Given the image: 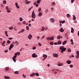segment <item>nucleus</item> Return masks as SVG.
Here are the masks:
<instances>
[{
    "label": "nucleus",
    "mask_w": 79,
    "mask_h": 79,
    "mask_svg": "<svg viewBox=\"0 0 79 79\" xmlns=\"http://www.w3.org/2000/svg\"><path fill=\"white\" fill-rule=\"evenodd\" d=\"M38 44L39 46H41L42 44H41V43H39Z\"/></svg>",
    "instance_id": "de8ad7c7"
},
{
    "label": "nucleus",
    "mask_w": 79,
    "mask_h": 79,
    "mask_svg": "<svg viewBox=\"0 0 79 79\" xmlns=\"http://www.w3.org/2000/svg\"><path fill=\"white\" fill-rule=\"evenodd\" d=\"M13 47H14V45L12 44H11L10 45V46L9 48L10 51L11 50V48H12Z\"/></svg>",
    "instance_id": "423d86ee"
},
{
    "label": "nucleus",
    "mask_w": 79,
    "mask_h": 79,
    "mask_svg": "<svg viewBox=\"0 0 79 79\" xmlns=\"http://www.w3.org/2000/svg\"><path fill=\"white\" fill-rule=\"evenodd\" d=\"M23 77H24V78H26V75H24V74H23Z\"/></svg>",
    "instance_id": "c03bdc74"
},
{
    "label": "nucleus",
    "mask_w": 79,
    "mask_h": 79,
    "mask_svg": "<svg viewBox=\"0 0 79 79\" xmlns=\"http://www.w3.org/2000/svg\"><path fill=\"white\" fill-rule=\"evenodd\" d=\"M47 39L48 40H53L54 38L53 37H48L47 38Z\"/></svg>",
    "instance_id": "7ed1b4c3"
},
{
    "label": "nucleus",
    "mask_w": 79,
    "mask_h": 79,
    "mask_svg": "<svg viewBox=\"0 0 79 79\" xmlns=\"http://www.w3.org/2000/svg\"><path fill=\"white\" fill-rule=\"evenodd\" d=\"M5 33L6 37H8V32L7 31H5Z\"/></svg>",
    "instance_id": "f8f14e48"
},
{
    "label": "nucleus",
    "mask_w": 79,
    "mask_h": 79,
    "mask_svg": "<svg viewBox=\"0 0 79 79\" xmlns=\"http://www.w3.org/2000/svg\"><path fill=\"white\" fill-rule=\"evenodd\" d=\"M6 71H8L9 70V68L8 67H6L5 68Z\"/></svg>",
    "instance_id": "393cba45"
},
{
    "label": "nucleus",
    "mask_w": 79,
    "mask_h": 79,
    "mask_svg": "<svg viewBox=\"0 0 79 79\" xmlns=\"http://www.w3.org/2000/svg\"><path fill=\"white\" fill-rule=\"evenodd\" d=\"M28 37L29 39L31 40V38L32 37V36L31 35V34H29Z\"/></svg>",
    "instance_id": "0eeeda50"
},
{
    "label": "nucleus",
    "mask_w": 79,
    "mask_h": 79,
    "mask_svg": "<svg viewBox=\"0 0 79 79\" xmlns=\"http://www.w3.org/2000/svg\"><path fill=\"white\" fill-rule=\"evenodd\" d=\"M40 2H41V0H38L37 1V3H38V4H39L40 3Z\"/></svg>",
    "instance_id": "aec40b11"
},
{
    "label": "nucleus",
    "mask_w": 79,
    "mask_h": 79,
    "mask_svg": "<svg viewBox=\"0 0 79 79\" xmlns=\"http://www.w3.org/2000/svg\"><path fill=\"white\" fill-rule=\"evenodd\" d=\"M60 49L61 50V53H63V52L65 51L66 49L65 48H64V46H62L60 48Z\"/></svg>",
    "instance_id": "f257e3e1"
},
{
    "label": "nucleus",
    "mask_w": 79,
    "mask_h": 79,
    "mask_svg": "<svg viewBox=\"0 0 79 79\" xmlns=\"http://www.w3.org/2000/svg\"><path fill=\"white\" fill-rule=\"evenodd\" d=\"M70 68H73V65L72 64H70Z\"/></svg>",
    "instance_id": "09e8293b"
},
{
    "label": "nucleus",
    "mask_w": 79,
    "mask_h": 79,
    "mask_svg": "<svg viewBox=\"0 0 79 79\" xmlns=\"http://www.w3.org/2000/svg\"><path fill=\"white\" fill-rule=\"evenodd\" d=\"M19 20L20 21H23V19L22 18H20Z\"/></svg>",
    "instance_id": "79ce46f5"
},
{
    "label": "nucleus",
    "mask_w": 79,
    "mask_h": 79,
    "mask_svg": "<svg viewBox=\"0 0 79 79\" xmlns=\"http://www.w3.org/2000/svg\"><path fill=\"white\" fill-rule=\"evenodd\" d=\"M45 13H47V12H48V10H45Z\"/></svg>",
    "instance_id": "4d7b16f0"
},
{
    "label": "nucleus",
    "mask_w": 79,
    "mask_h": 79,
    "mask_svg": "<svg viewBox=\"0 0 79 79\" xmlns=\"http://www.w3.org/2000/svg\"><path fill=\"white\" fill-rule=\"evenodd\" d=\"M35 6H36V7H37V6H39V4H36L35 5Z\"/></svg>",
    "instance_id": "13d9d810"
},
{
    "label": "nucleus",
    "mask_w": 79,
    "mask_h": 79,
    "mask_svg": "<svg viewBox=\"0 0 79 79\" xmlns=\"http://www.w3.org/2000/svg\"><path fill=\"white\" fill-rule=\"evenodd\" d=\"M37 38V40H39V38H40V36H38Z\"/></svg>",
    "instance_id": "bf43d9fd"
},
{
    "label": "nucleus",
    "mask_w": 79,
    "mask_h": 79,
    "mask_svg": "<svg viewBox=\"0 0 79 79\" xmlns=\"http://www.w3.org/2000/svg\"><path fill=\"white\" fill-rule=\"evenodd\" d=\"M18 71H15L14 72V73L15 74H18Z\"/></svg>",
    "instance_id": "f704fd0d"
},
{
    "label": "nucleus",
    "mask_w": 79,
    "mask_h": 79,
    "mask_svg": "<svg viewBox=\"0 0 79 79\" xmlns=\"http://www.w3.org/2000/svg\"><path fill=\"white\" fill-rule=\"evenodd\" d=\"M5 42L3 41V42L2 43V45H3L4 44H5Z\"/></svg>",
    "instance_id": "e2e57ef3"
},
{
    "label": "nucleus",
    "mask_w": 79,
    "mask_h": 79,
    "mask_svg": "<svg viewBox=\"0 0 79 79\" xmlns=\"http://www.w3.org/2000/svg\"><path fill=\"white\" fill-rule=\"evenodd\" d=\"M7 13H10V10L9 9H8L7 10Z\"/></svg>",
    "instance_id": "37998d69"
},
{
    "label": "nucleus",
    "mask_w": 79,
    "mask_h": 79,
    "mask_svg": "<svg viewBox=\"0 0 79 79\" xmlns=\"http://www.w3.org/2000/svg\"><path fill=\"white\" fill-rule=\"evenodd\" d=\"M4 78H5V79H10V77L8 76H6V77L5 76L4 77Z\"/></svg>",
    "instance_id": "4be33fe9"
},
{
    "label": "nucleus",
    "mask_w": 79,
    "mask_h": 79,
    "mask_svg": "<svg viewBox=\"0 0 79 79\" xmlns=\"http://www.w3.org/2000/svg\"><path fill=\"white\" fill-rule=\"evenodd\" d=\"M78 35L79 36V31H78Z\"/></svg>",
    "instance_id": "774afa93"
},
{
    "label": "nucleus",
    "mask_w": 79,
    "mask_h": 79,
    "mask_svg": "<svg viewBox=\"0 0 79 79\" xmlns=\"http://www.w3.org/2000/svg\"><path fill=\"white\" fill-rule=\"evenodd\" d=\"M63 64H58V66H62V65Z\"/></svg>",
    "instance_id": "c9c22d12"
},
{
    "label": "nucleus",
    "mask_w": 79,
    "mask_h": 79,
    "mask_svg": "<svg viewBox=\"0 0 79 79\" xmlns=\"http://www.w3.org/2000/svg\"><path fill=\"white\" fill-rule=\"evenodd\" d=\"M5 52L6 53H7L8 52V50H6L5 51Z\"/></svg>",
    "instance_id": "338daca9"
},
{
    "label": "nucleus",
    "mask_w": 79,
    "mask_h": 79,
    "mask_svg": "<svg viewBox=\"0 0 79 79\" xmlns=\"http://www.w3.org/2000/svg\"><path fill=\"white\" fill-rule=\"evenodd\" d=\"M26 28L27 30H29V27L28 26H27L26 27Z\"/></svg>",
    "instance_id": "e433bc0d"
},
{
    "label": "nucleus",
    "mask_w": 79,
    "mask_h": 79,
    "mask_svg": "<svg viewBox=\"0 0 79 79\" xmlns=\"http://www.w3.org/2000/svg\"><path fill=\"white\" fill-rule=\"evenodd\" d=\"M35 74L36 76H39V74H38V73H35Z\"/></svg>",
    "instance_id": "58836bf2"
},
{
    "label": "nucleus",
    "mask_w": 79,
    "mask_h": 79,
    "mask_svg": "<svg viewBox=\"0 0 79 79\" xmlns=\"http://www.w3.org/2000/svg\"><path fill=\"white\" fill-rule=\"evenodd\" d=\"M54 57H58V55L57 54H54L53 55Z\"/></svg>",
    "instance_id": "dca6fc26"
},
{
    "label": "nucleus",
    "mask_w": 79,
    "mask_h": 79,
    "mask_svg": "<svg viewBox=\"0 0 79 79\" xmlns=\"http://www.w3.org/2000/svg\"><path fill=\"white\" fill-rule=\"evenodd\" d=\"M42 14L41 12H40L39 13V16H42Z\"/></svg>",
    "instance_id": "2eb2a0df"
},
{
    "label": "nucleus",
    "mask_w": 79,
    "mask_h": 79,
    "mask_svg": "<svg viewBox=\"0 0 79 79\" xmlns=\"http://www.w3.org/2000/svg\"><path fill=\"white\" fill-rule=\"evenodd\" d=\"M45 30V28L44 27H42V28L41 29V31H44Z\"/></svg>",
    "instance_id": "2f4dec72"
},
{
    "label": "nucleus",
    "mask_w": 79,
    "mask_h": 79,
    "mask_svg": "<svg viewBox=\"0 0 79 79\" xmlns=\"http://www.w3.org/2000/svg\"><path fill=\"white\" fill-rule=\"evenodd\" d=\"M18 42L17 41H16L15 42V45H18Z\"/></svg>",
    "instance_id": "412c9836"
},
{
    "label": "nucleus",
    "mask_w": 79,
    "mask_h": 79,
    "mask_svg": "<svg viewBox=\"0 0 79 79\" xmlns=\"http://www.w3.org/2000/svg\"><path fill=\"white\" fill-rule=\"evenodd\" d=\"M3 4H6V1H3Z\"/></svg>",
    "instance_id": "4c0bfd02"
},
{
    "label": "nucleus",
    "mask_w": 79,
    "mask_h": 79,
    "mask_svg": "<svg viewBox=\"0 0 79 79\" xmlns=\"http://www.w3.org/2000/svg\"><path fill=\"white\" fill-rule=\"evenodd\" d=\"M31 17L33 19L35 18V14L34 13V10L32 12Z\"/></svg>",
    "instance_id": "f03ea898"
},
{
    "label": "nucleus",
    "mask_w": 79,
    "mask_h": 79,
    "mask_svg": "<svg viewBox=\"0 0 79 79\" xmlns=\"http://www.w3.org/2000/svg\"><path fill=\"white\" fill-rule=\"evenodd\" d=\"M52 5H55V2H53L52 3Z\"/></svg>",
    "instance_id": "3c124183"
},
{
    "label": "nucleus",
    "mask_w": 79,
    "mask_h": 79,
    "mask_svg": "<svg viewBox=\"0 0 79 79\" xmlns=\"http://www.w3.org/2000/svg\"><path fill=\"white\" fill-rule=\"evenodd\" d=\"M6 10H8V6H6Z\"/></svg>",
    "instance_id": "603ef678"
},
{
    "label": "nucleus",
    "mask_w": 79,
    "mask_h": 79,
    "mask_svg": "<svg viewBox=\"0 0 79 79\" xmlns=\"http://www.w3.org/2000/svg\"><path fill=\"white\" fill-rule=\"evenodd\" d=\"M77 55L76 56V58H78L79 57V51H77L76 52Z\"/></svg>",
    "instance_id": "20e7f679"
},
{
    "label": "nucleus",
    "mask_w": 79,
    "mask_h": 79,
    "mask_svg": "<svg viewBox=\"0 0 79 79\" xmlns=\"http://www.w3.org/2000/svg\"><path fill=\"white\" fill-rule=\"evenodd\" d=\"M55 70H56V71H60L59 69H55Z\"/></svg>",
    "instance_id": "69168bd1"
},
{
    "label": "nucleus",
    "mask_w": 79,
    "mask_h": 79,
    "mask_svg": "<svg viewBox=\"0 0 79 79\" xmlns=\"http://www.w3.org/2000/svg\"><path fill=\"white\" fill-rule=\"evenodd\" d=\"M45 37V36L43 35L42 38H41V39L43 40V39H44V38Z\"/></svg>",
    "instance_id": "864d4df0"
},
{
    "label": "nucleus",
    "mask_w": 79,
    "mask_h": 79,
    "mask_svg": "<svg viewBox=\"0 0 79 79\" xmlns=\"http://www.w3.org/2000/svg\"><path fill=\"white\" fill-rule=\"evenodd\" d=\"M74 0H71V2L72 3H73V2H74Z\"/></svg>",
    "instance_id": "6e6d98bb"
},
{
    "label": "nucleus",
    "mask_w": 79,
    "mask_h": 79,
    "mask_svg": "<svg viewBox=\"0 0 79 79\" xmlns=\"http://www.w3.org/2000/svg\"><path fill=\"white\" fill-rule=\"evenodd\" d=\"M33 7L32 6L31 7V8L29 9L28 10V11H30V10H31V9H32V8Z\"/></svg>",
    "instance_id": "49530a36"
},
{
    "label": "nucleus",
    "mask_w": 79,
    "mask_h": 79,
    "mask_svg": "<svg viewBox=\"0 0 79 79\" xmlns=\"http://www.w3.org/2000/svg\"><path fill=\"white\" fill-rule=\"evenodd\" d=\"M31 3V2H29V1H26L25 2L26 4H27V5H28V4H29Z\"/></svg>",
    "instance_id": "6ab92c4d"
},
{
    "label": "nucleus",
    "mask_w": 79,
    "mask_h": 79,
    "mask_svg": "<svg viewBox=\"0 0 79 79\" xmlns=\"http://www.w3.org/2000/svg\"><path fill=\"white\" fill-rule=\"evenodd\" d=\"M43 57H44V58H47V55L45 54H44L43 55Z\"/></svg>",
    "instance_id": "f3484780"
},
{
    "label": "nucleus",
    "mask_w": 79,
    "mask_h": 79,
    "mask_svg": "<svg viewBox=\"0 0 79 79\" xmlns=\"http://www.w3.org/2000/svg\"><path fill=\"white\" fill-rule=\"evenodd\" d=\"M61 38V36H60V35H58L57 37V39L59 40V39H60Z\"/></svg>",
    "instance_id": "a878e982"
},
{
    "label": "nucleus",
    "mask_w": 79,
    "mask_h": 79,
    "mask_svg": "<svg viewBox=\"0 0 79 79\" xmlns=\"http://www.w3.org/2000/svg\"><path fill=\"white\" fill-rule=\"evenodd\" d=\"M73 20L74 21H75V20L76 19V16L74 15H73Z\"/></svg>",
    "instance_id": "ddd939ff"
},
{
    "label": "nucleus",
    "mask_w": 79,
    "mask_h": 79,
    "mask_svg": "<svg viewBox=\"0 0 79 79\" xmlns=\"http://www.w3.org/2000/svg\"><path fill=\"white\" fill-rule=\"evenodd\" d=\"M53 44H54L53 42H50V44L51 45H53Z\"/></svg>",
    "instance_id": "c756f323"
},
{
    "label": "nucleus",
    "mask_w": 79,
    "mask_h": 79,
    "mask_svg": "<svg viewBox=\"0 0 79 79\" xmlns=\"http://www.w3.org/2000/svg\"><path fill=\"white\" fill-rule=\"evenodd\" d=\"M24 29H22L20 31L21 33H22V32H24Z\"/></svg>",
    "instance_id": "c85d7f7f"
},
{
    "label": "nucleus",
    "mask_w": 79,
    "mask_h": 79,
    "mask_svg": "<svg viewBox=\"0 0 79 79\" xmlns=\"http://www.w3.org/2000/svg\"><path fill=\"white\" fill-rule=\"evenodd\" d=\"M41 8H40V7L38 9V11L39 12H40V11H41Z\"/></svg>",
    "instance_id": "72a5a7b5"
},
{
    "label": "nucleus",
    "mask_w": 79,
    "mask_h": 79,
    "mask_svg": "<svg viewBox=\"0 0 79 79\" xmlns=\"http://www.w3.org/2000/svg\"><path fill=\"white\" fill-rule=\"evenodd\" d=\"M13 27H10L9 28V29H10V30H13Z\"/></svg>",
    "instance_id": "bb28decb"
},
{
    "label": "nucleus",
    "mask_w": 79,
    "mask_h": 79,
    "mask_svg": "<svg viewBox=\"0 0 79 79\" xmlns=\"http://www.w3.org/2000/svg\"><path fill=\"white\" fill-rule=\"evenodd\" d=\"M59 31H60V32H63L64 31V30H63V28H61L60 30Z\"/></svg>",
    "instance_id": "9b49d317"
},
{
    "label": "nucleus",
    "mask_w": 79,
    "mask_h": 79,
    "mask_svg": "<svg viewBox=\"0 0 79 79\" xmlns=\"http://www.w3.org/2000/svg\"><path fill=\"white\" fill-rule=\"evenodd\" d=\"M50 21L52 23H54V21H55V19L53 18H51L50 19Z\"/></svg>",
    "instance_id": "6e6552de"
},
{
    "label": "nucleus",
    "mask_w": 79,
    "mask_h": 79,
    "mask_svg": "<svg viewBox=\"0 0 79 79\" xmlns=\"http://www.w3.org/2000/svg\"><path fill=\"white\" fill-rule=\"evenodd\" d=\"M71 32H72V33H74V29L73 27L71 28Z\"/></svg>",
    "instance_id": "5701e85b"
},
{
    "label": "nucleus",
    "mask_w": 79,
    "mask_h": 79,
    "mask_svg": "<svg viewBox=\"0 0 79 79\" xmlns=\"http://www.w3.org/2000/svg\"><path fill=\"white\" fill-rule=\"evenodd\" d=\"M67 42V41L66 40H65L62 43L63 45H64V44H66Z\"/></svg>",
    "instance_id": "4468645a"
},
{
    "label": "nucleus",
    "mask_w": 79,
    "mask_h": 79,
    "mask_svg": "<svg viewBox=\"0 0 79 79\" xmlns=\"http://www.w3.org/2000/svg\"><path fill=\"white\" fill-rule=\"evenodd\" d=\"M35 76V73H33L30 75V76H31V77H33V76Z\"/></svg>",
    "instance_id": "a211bd4d"
},
{
    "label": "nucleus",
    "mask_w": 79,
    "mask_h": 79,
    "mask_svg": "<svg viewBox=\"0 0 79 79\" xmlns=\"http://www.w3.org/2000/svg\"><path fill=\"white\" fill-rule=\"evenodd\" d=\"M7 44H10V40H7Z\"/></svg>",
    "instance_id": "a19ab883"
},
{
    "label": "nucleus",
    "mask_w": 79,
    "mask_h": 79,
    "mask_svg": "<svg viewBox=\"0 0 79 79\" xmlns=\"http://www.w3.org/2000/svg\"><path fill=\"white\" fill-rule=\"evenodd\" d=\"M32 57H33V58H36L37 57V55L35 54V53H34L32 54Z\"/></svg>",
    "instance_id": "39448f33"
},
{
    "label": "nucleus",
    "mask_w": 79,
    "mask_h": 79,
    "mask_svg": "<svg viewBox=\"0 0 79 79\" xmlns=\"http://www.w3.org/2000/svg\"><path fill=\"white\" fill-rule=\"evenodd\" d=\"M65 23V21H64V20L62 22V24H63V23Z\"/></svg>",
    "instance_id": "5fc2aeb1"
},
{
    "label": "nucleus",
    "mask_w": 79,
    "mask_h": 79,
    "mask_svg": "<svg viewBox=\"0 0 79 79\" xmlns=\"http://www.w3.org/2000/svg\"><path fill=\"white\" fill-rule=\"evenodd\" d=\"M66 16H67V17H68V18H69L70 17V15L69 14H67Z\"/></svg>",
    "instance_id": "7c9ffc66"
},
{
    "label": "nucleus",
    "mask_w": 79,
    "mask_h": 79,
    "mask_svg": "<svg viewBox=\"0 0 79 79\" xmlns=\"http://www.w3.org/2000/svg\"><path fill=\"white\" fill-rule=\"evenodd\" d=\"M33 50H35L36 49V48L35 47H33L32 48Z\"/></svg>",
    "instance_id": "a18cd8bd"
},
{
    "label": "nucleus",
    "mask_w": 79,
    "mask_h": 79,
    "mask_svg": "<svg viewBox=\"0 0 79 79\" xmlns=\"http://www.w3.org/2000/svg\"><path fill=\"white\" fill-rule=\"evenodd\" d=\"M61 42L60 40H59L57 42V44H58V45H61Z\"/></svg>",
    "instance_id": "9d476101"
},
{
    "label": "nucleus",
    "mask_w": 79,
    "mask_h": 79,
    "mask_svg": "<svg viewBox=\"0 0 79 79\" xmlns=\"http://www.w3.org/2000/svg\"><path fill=\"white\" fill-rule=\"evenodd\" d=\"M9 40H12V39H13V38H10L9 39Z\"/></svg>",
    "instance_id": "052dcab7"
},
{
    "label": "nucleus",
    "mask_w": 79,
    "mask_h": 79,
    "mask_svg": "<svg viewBox=\"0 0 79 79\" xmlns=\"http://www.w3.org/2000/svg\"><path fill=\"white\" fill-rule=\"evenodd\" d=\"M15 56H16V57L17 56V54L16 53H15Z\"/></svg>",
    "instance_id": "0e129e2a"
},
{
    "label": "nucleus",
    "mask_w": 79,
    "mask_h": 79,
    "mask_svg": "<svg viewBox=\"0 0 79 79\" xmlns=\"http://www.w3.org/2000/svg\"><path fill=\"white\" fill-rule=\"evenodd\" d=\"M16 53L17 54V55H20V52H17Z\"/></svg>",
    "instance_id": "ea45409f"
},
{
    "label": "nucleus",
    "mask_w": 79,
    "mask_h": 79,
    "mask_svg": "<svg viewBox=\"0 0 79 79\" xmlns=\"http://www.w3.org/2000/svg\"><path fill=\"white\" fill-rule=\"evenodd\" d=\"M71 61L70 60H68L67 61V63H68V64H71Z\"/></svg>",
    "instance_id": "b1692460"
},
{
    "label": "nucleus",
    "mask_w": 79,
    "mask_h": 79,
    "mask_svg": "<svg viewBox=\"0 0 79 79\" xmlns=\"http://www.w3.org/2000/svg\"><path fill=\"white\" fill-rule=\"evenodd\" d=\"M23 24H25L26 23V21H24L23 22Z\"/></svg>",
    "instance_id": "8fccbe9b"
},
{
    "label": "nucleus",
    "mask_w": 79,
    "mask_h": 79,
    "mask_svg": "<svg viewBox=\"0 0 79 79\" xmlns=\"http://www.w3.org/2000/svg\"><path fill=\"white\" fill-rule=\"evenodd\" d=\"M54 45H57L58 44V43L55 42L54 43Z\"/></svg>",
    "instance_id": "680f3d73"
},
{
    "label": "nucleus",
    "mask_w": 79,
    "mask_h": 79,
    "mask_svg": "<svg viewBox=\"0 0 79 79\" xmlns=\"http://www.w3.org/2000/svg\"><path fill=\"white\" fill-rule=\"evenodd\" d=\"M12 60H13L14 62H16V59L15 58H14L13 57H12Z\"/></svg>",
    "instance_id": "cd10ccee"
},
{
    "label": "nucleus",
    "mask_w": 79,
    "mask_h": 79,
    "mask_svg": "<svg viewBox=\"0 0 79 79\" xmlns=\"http://www.w3.org/2000/svg\"><path fill=\"white\" fill-rule=\"evenodd\" d=\"M68 52H71V49L69 48L68 49Z\"/></svg>",
    "instance_id": "473e14b6"
},
{
    "label": "nucleus",
    "mask_w": 79,
    "mask_h": 79,
    "mask_svg": "<svg viewBox=\"0 0 79 79\" xmlns=\"http://www.w3.org/2000/svg\"><path fill=\"white\" fill-rule=\"evenodd\" d=\"M15 5L16 6V7H17L18 9L19 8V6H18V3H17V2L15 3Z\"/></svg>",
    "instance_id": "1a4fd4ad"
}]
</instances>
